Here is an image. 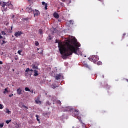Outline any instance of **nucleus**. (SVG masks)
I'll return each mask as SVG.
<instances>
[{
	"instance_id": "4",
	"label": "nucleus",
	"mask_w": 128,
	"mask_h": 128,
	"mask_svg": "<svg viewBox=\"0 0 128 128\" xmlns=\"http://www.w3.org/2000/svg\"><path fill=\"white\" fill-rule=\"evenodd\" d=\"M33 72L34 70H30V68H28L26 70V76H32Z\"/></svg>"
},
{
	"instance_id": "37",
	"label": "nucleus",
	"mask_w": 128,
	"mask_h": 128,
	"mask_svg": "<svg viewBox=\"0 0 128 128\" xmlns=\"http://www.w3.org/2000/svg\"><path fill=\"white\" fill-rule=\"evenodd\" d=\"M12 96H14V94H12L11 95H9V98H12Z\"/></svg>"
},
{
	"instance_id": "2",
	"label": "nucleus",
	"mask_w": 128,
	"mask_h": 128,
	"mask_svg": "<svg viewBox=\"0 0 128 128\" xmlns=\"http://www.w3.org/2000/svg\"><path fill=\"white\" fill-rule=\"evenodd\" d=\"M69 44L71 46V51H70V50H68L67 48L66 53L62 56V58L63 60H66L68 56H72V54H78V50H80L79 48H80V44H76V47H75L74 46V45H72V43L70 40Z\"/></svg>"
},
{
	"instance_id": "24",
	"label": "nucleus",
	"mask_w": 128,
	"mask_h": 128,
	"mask_svg": "<svg viewBox=\"0 0 128 128\" xmlns=\"http://www.w3.org/2000/svg\"><path fill=\"white\" fill-rule=\"evenodd\" d=\"M10 122H12V120H8L6 121V124H10Z\"/></svg>"
},
{
	"instance_id": "9",
	"label": "nucleus",
	"mask_w": 128,
	"mask_h": 128,
	"mask_svg": "<svg viewBox=\"0 0 128 128\" xmlns=\"http://www.w3.org/2000/svg\"><path fill=\"white\" fill-rule=\"evenodd\" d=\"M56 80H64V76H62V74H59L56 76Z\"/></svg>"
},
{
	"instance_id": "19",
	"label": "nucleus",
	"mask_w": 128,
	"mask_h": 128,
	"mask_svg": "<svg viewBox=\"0 0 128 128\" xmlns=\"http://www.w3.org/2000/svg\"><path fill=\"white\" fill-rule=\"evenodd\" d=\"M38 67L36 65L33 66V69L34 70H38Z\"/></svg>"
},
{
	"instance_id": "48",
	"label": "nucleus",
	"mask_w": 128,
	"mask_h": 128,
	"mask_svg": "<svg viewBox=\"0 0 128 128\" xmlns=\"http://www.w3.org/2000/svg\"><path fill=\"white\" fill-rule=\"evenodd\" d=\"M53 88H56V86H54Z\"/></svg>"
},
{
	"instance_id": "20",
	"label": "nucleus",
	"mask_w": 128,
	"mask_h": 128,
	"mask_svg": "<svg viewBox=\"0 0 128 128\" xmlns=\"http://www.w3.org/2000/svg\"><path fill=\"white\" fill-rule=\"evenodd\" d=\"M44 116H50V112H46L44 114Z\"/></svg>"
},
{
	"instance_id": "17",
	"label": "nucleus",
	"mask_w": 128,
	"mask_h": 128,
	"mask_svg": "<svg viewBox=\"0 0 128 128\" xmlns=\"http://www.w3.org/2000/svg\"><path fill=\"white\" fill-rule=\"evenodd\" d=\"M6 114H12V112L10 110L8 109H6Z\"/></svg>"
},
{
	"instance_id": "18",
	"label": "nucleus",
	"mask_w": 128,
	"mask_h": 128,
	"mask_svg": "<svg viewBox=\"0 0 128 128\" xmlns=\"http://www.w3.org/2000/svg\"><path fill=\"white\" fill-rule=\"evenodd\" d=\"M8 88H6L5 89L4 92V94H6V92H8Z\"/></svg>"
},
{
	"instance_id": "15",
	"label": "nucleus",
	"mask_w": 128,
	"mask_h": 128,
	"mask_svg": "<svg viewBox=\"0 0 128 128\" xmlns=\"http://www.w3.org/2000/svg\"><path fill=\"white\" fill-rule=\"evenodd\" d=\"M34 76H38L39 74H38V72L36 70H34Z\"/></svg>"
},
{
	"instance_id": "49",
	"label": "nucleus",
	"mask_w": 128,
	"mask_h": 128,
	"mask_svg": "<svg viewBox=\"0 0 128 128\" xmlns=\"http://www.w3.org/2000/svg\"><path fill=\"white\" fill-rule=\"evenodd\" d=\"M2 86H4V85H3V84H2Z\"/></svg>"
},
{
	"instance_id": "14",
	"label": "nucleus",
	"mask_w": 128,
	"mask_h": 128,
	"mask_svg": "<svg viewBox=\"0 0 128 128\" xmlns=\"http://www.w3.org/2000/svg\"><path fill=\"white\" fill-rule=\"evenodd\" d=\"M54 16L55 18H56L57 20H58L60 18V15L56 12H54Z\"/></svg>"
},
{
	"instance_id": "1",
	"label": "nucleus",
	"mask_w": 128,
	"mask_h": 128,
	"mask_svg": "<svg viewBox=\"0 0 128 128\" xmlns=\"http://www.w3.org/2000/svg\"><path fill=\"white\" fill-rule=\"evenodd\" d=\"M56 44H58V48L62 56L66 54L67 50L72 52V46H70V40H67L65 42H60V40H56Z\"/></svg>"
},
{
	"instance_id": "35",
	"label": "nucleus",
	"mask_w": 128,
	"mask_h": 128,
	"mask_svg": "<svg viewBox=\"0 0 128 128\" xmlns=\"http://www.w3.org/2000/svg\"><path fill=\"white\" fill-rule=\"evenodd\" d=\"M23 108H26V110H28V107H26V106H23Z\"/></svg>"
},
{
	"instance_id": "34",
	"label": "nucleus",
	"mask_w": 128,
	"mask_h": 128,
	"mask_svg": "<svg viewBox=\"0 0 128 128\" xmlns=\"http://www.w3.org/2000/svg\"><path fill=\"white\" fill-rule=\"evenodd\" d=\"M36 118H37V120H38V122H40V119H38V116L36 115Z\"/></svg>"
},
{
	"instance_id": "29",
	"label": "nucleus",
	"mask_w": 128,
	"mask_h": 128,
	"mask_svg": "<svg viewBox=\"0 0 128 128\" xmlns=\"http://www.w3.org/2000/svg\"><path fill=\"white\" fill-rule=\"evenodd\" d=\"M69 23L70 24H74V21H72V20H70V21H69Z\"/></svg>"
},
{
	"instance_id": "26",
	"label": "nucleus",
	"mask_w": 128,
	"mask_h": 128,
	"mask_svg": "<svg viewBox=\"0 0 128 128\" xmlns=\"http://www.w3.org/2000/svg\"><path fill=\"white\" fill-rule=\"evenodd\" d=\"M25 90H26V92H30V90L28 88H25Z\"/></svg>"
},
{
	"instance_id": "27",
	"label": "nucleus",
	"mask_w": 128,
	"mask_h": 128,
	"mask_svg": "<svg viewBox=\"0 0 128 128\" xmlns=\"http://www.w3.org/2000/svg\"><path fill=\"white\" fill-rule=\"evenodd\" d=\"M39 32H40V34H42L44 32L43 31H42V29L40 30H39Z\"/></svg>"
},
{
	"instance_id": "44",
	"label": "nucleus",
	"mask_w": 128,
	"mask_h": 128,
	"mask_svg": "<svg viewBox=\"0 0 128 128\" xmlns=\"http://www.w3.org/2000/svg\"><path fill=\"white\" fill-rule=\"evenodd\" d=\"M4 10V12H8V8H6V9H5Z\"/></svg>"
},
{
	"instance_id": "6",
	"label": "nucleus",
	"mask_w": 128,
	"mask_h": 128,
	"mask_svg": "<svg viewBox=\"0 0 128 128\" xmlns=\"http://www.w3.org/2000/svg\"><path fill=\"white\" fill-rule=\"evenodd\" d=\"M34 9L32 8V5L30 4L28 8H26V12L30 14V12H34Z\"/></svg>"
},
{
	"instance_id": "42",
	"label": "nucleus",
	"mask_w": 128,
	"mask_h": 128,
	"mask_svg": "<svg viewBox=\"0 0 128 128\" xmlns=\"http://www.w3.org/2000/svg\"><path fill=\"white\" fill-rule=\"evenodd\" d=\"M2 38H3L2 36L0 35V40H2Z\"/></svg>"
},
{
	"instance_id": "5",
	"label": "nucleus",
	"mask_w": 128,
	"mask_h": 128,
	"mask_svg": "<svg viewBox=\"0 0 128 128\" xmlns=\"http://www.w3.org/2000/svg\"><path fill=\"white\" fill-rule=\"evenodd\" d=\"M10 4H12V2H0V4L1 6H2V8H6V6H10Z\"/></svg>"
},
{
	"instance_id": "16",
	"label": "nucleus",
	"mask_w": 128,
	"mask_h": 128,
	"mask_svg": "<svg viewBox=\"0 0 128 128\" xmlns=\"http://www.w3.org/2000/svg\"><path fill=\"white\" fill-rule=\"evenodd\" d=\"M36 102L37 104H42V102L40 100H36Z\"/></svg>"
},
{
	"instance_id": "32",
	"label": "nucleus",
	"mask_w": 128,
	"mask_h": 128,
	"mask_svg": "<svg viewBox=\"0 0 128 128\" xmlns=\"http://www.w3.org/2000/svg\"><path fill=\"white\" fill-rule=\"evenodd\" d=\"M22 51H21V50L18 51V54H20V56H22Z\"/></svg>"
},
{
	"instance_id": "10",
	"label": "nucleus",
	"mask_w": 128,
	"mask_h": 128,
	"mask_svg": "<svg viewBox=\"0 0 128 128\" xmlns=\"http://www.w3.org/2000/svg\"><path fill=\"white\" fill-rule=\"evenodd\" d=\"M63 110L64 112H70L72 110V107H66L64 108Z\"/></svg>"
},
{
	"instance_id": "38",
	"label": "nucleus",
	"mask_w": 128,
	"mask_h": 128,
	"mask_svg": "<svg viewBox=\"0 0 128 128\" xmlns=\"http://www.w3.org/2000/svg\"><path fill=\"white\" fill-rule=\"evenodd\" d=\"M61 2H66V0H61Z\"/></svg>"
},
{
	"instance_id": "50",
	"label": "nucleus",
	"mask_w": 128,
	"mask_h": 128,
	"mask_svg": "<svg viewBox=\"0 0 128 128\" xmlns=\"http://www.w3.org/2000/svg\"><path fill=\"white\" fill-rule=\"evenodd\" d=\"M13 72H14V70H13Z\"/></svg>"
},
{
	"instance_id": "36",
	"label": "nucleus",
	"mask_w": 128,
	"mask_h": 128,
	"mask_svg": "<svg viewBox=\"0 0 128 128\" xmlns=\"http://www.w3.org/2000/svg\"><path fill=\"white\" fill-rule=\"evenodd\" d=\"M52 40V38L51 36H49V40Z\"/></svg>"
},
{
	"instance_id": "21",
	"label": "nucleus",
	"mask_w": 128,
	"mask_h": 128,
	"mask_svg": "<svg viewBox=\"0 0 128 128\" xmlns=\"http://www.w3.org/2000/svg\"><path fill=\"white\" fill-rule=\"evenodd\" d=\"M8 8H9L10 9H12L14 8V6H12V3H10V5L8 6Z\"/></svg>"
},
{
	"instance_id": "47",
	"label": "nucleus",
	"mask_w": 128,
	"mask_h": 128,
	"mask_svg": "<svg viewBox=\"0 0 128 128\" xmlns=\"http://www.w3.org/2000/svg\"><path fill=\"white\" fill-rule=\"evenodd\" d=\"M111 44H114V42H112Z\"/></svg>"
},
{
	"instance_id": "28",
	"label": "nucleus",
	"mask_w": 128,
	"mask_h": 128,
	"mask_svg": "<svg viewBox=\"0 0 128 128\" xmlns=\"http://www.w3.org/2000/svg\"><path fill=\"white\" fill-rule=\"evenodd\" d=\"M35 44H36V46H40V43H38V42H36Z\"/></svg>"
},
{
	"instance_id": "13",
	"label": "nucleus",
	"mask_w": 128,
	"mask_h": 128,
	"mask_svg": "<svg viewBox=\"0 0 128 128\" xmlns=\"http://www.w3.org/2000/svg\"><path fill=\"white\" fill-rule=\"evenodd\" d=\"M22 90L20 89V88L17 90V94H18V96H20L22 94Z\"/></svg>"
},
{
	"instance_id": "30",
	"label": "nucleus",
	"mask_w": 128,
	"mask_h": 128,
	"mask_svg": "<svg viewBox=\"0 0 128 128\" xmlns=\"http://www.w3.org/2000/svg\"><path fill=\"white\" fill-rule=\"evenodd\" d=\"M2 36H6V32L4 31L2 32Z\"/></svg>"
},
{
	"instance_id": "8",
	"label": "nucleus",
	"mask_w": 128,
	"mask_h": 128,
	"mask_svg": "<svg viewBox=\"0 0 128 128\" xmlns=\"http://www.w3.org/2000/svg\"><path fill=\"white\" fill-rule=\"evenodd\" d=\"M79 115H80V112L78 111L77 110H74L73 112L72 116H74V118L78 116Z\"/></svg>"
},
{
	"instance_id": "40",
	"label": "nucleus",
	"mask_w": 128,
	"mask_h": 128,
	"mask_svg": "<svg viewBox=\"0 0 128 128\" xmlns=\"http://www.w3.org/2000/svg\"><path fill=\"white\" fill-rule=\"evenodd\" d=\"M30 92H32V94H34V90H30Z\"/></svg>"
},
{
	"instance_id": "3",
	"label": "nucleus",
	"mask_w": 128,
	"mask_h": 128,
	"mask_svg": "<svg viewBox=\"0 0 128 128\" xmlns=\"http://www.w3.org/2000/svg\"><path fill=\"white\" fill-rule=\"evenodd\" d=\"M88 60L90 62H92L94 64H96V62L100 60V58H98V56H92L89 58Z\"/></svg>"
},
{
	"instance_id": "51",
	"label": "nucleus",
	"mask_w": 128,
	"mask_h": 128,
	"mask_svg": "<svg viewBox=\"0 0 128 128\" xmlns=\"http://www.w3.org/2000/svg\"><path fill=\"white\" fill-rule=\"evenodd\" d=\"M4 40H6V38H4Z\"/></svg>"
},
{
	"instance_id": "39",
	"label": "nucleus",
	"mask_w": 128,
	"mask_h": 128,
	"mask_svg": "<svg viewBox=\"0 0 128 128\" xmlns=\"http://www.w3.org/2000/svg\"><path fill=\"white\" fill-rule=\"evenodd\" d=\"M42 52H44V51L42 50L41 49V52H39V54H42Z\"/></svg>"
},
{
	"instance_id": "12",
	"label": "nucleus",
	"mask_w": 128,
	"mask_h": 128,
	"mask_svg": "<svg viewBox=\"0 0 128 128\" xmlns=\"http://www.w3.org/2000/svg\"><path fill=\"white\" fill-rule=\"evenodd\" d=\"M42 6H45L44 8L46 10H48V4H46V2H42Z\"/></svg>"
},
{
	"instance_id": "25",
	"label": "nucleus",
	"mask_w": 128,
	"mask_h": 128,
	"mask_svg": "<svg viewBox=\"0 0 128 128\" xmlns=\"http://www.w3.org/2000/svg\"><path fill=\"white\" fill-rule=\"evenodd\" d=\"M4 105L0 104V110H4Z\"/></svg>"
},
{
	"instance_id": "7",
	"label": "nucleus",
	"mask_w": 128,
	"mask_h": 128,
	"mask_svg": "<svg viewBox=\"0 0 128 128\" xmlns=\"http://www.w3.org/2000/svg\"><path fill=\"white\" fill-rule=\"evenodd\" d=\"M24 34V32L20 31H18L15 32L14 36L16 38H18V36H22Z\"/></svg>"
},
{
	"instance_id": "52",
	"label": "nucleus",
	"mask_w": 128,
	"mask_h": 128,
	"mask_svg": "<svg viewBox=\"0 0 128 128\" xmlns=\"http://www.w3.org/2000/svg\"><path fill=\"white\" fill-rule=\"evenodd\" d=\"M16 60H17V59L16 58Z\"/></svg>"
},
{
	"instance_id": "43",
	"label": "nucleus",
	"mask_w": 128,
	"mask_h": 128,
	"mask_svg": "<svg viewBox=\"0 0 128 128\" xmlns=\"http://www.w3.org/2000/svg\"><path fill=\"white\" fill-rule=\"evenodd\" d=\"M58 104H62V102H60V101H58Z\"/></svg>"
},
{
	"instance_id": "45",
	"label": "nucleus",
	"mask_w": 128,
	"mask_h": 128,
	"mask_svg": "<svg viewBox=\"0 0 128 128\" xmlns=\"http://www.w3.org/2000/svg\"><path fill=\"white\" fill-rule=\"evenodd\" d=\"M15 18L14 15H13V16H12V18Z\"/></svg>"
},
{
	"instance_id": "31",
	"label": "nucleus",
	"mask_w": 128,
	"mask_h": 128,
	"mask_svg": "<svg viewBox=\"0 0 128 128\" xmlns=\"http://www.w3.org/2000/svg\"><path fill=\"white\" fill-rule=\"evenodd\" d=\"M84 66L85 68H90V66L88 64H86Z\"/></svg>"
},
{
	"instance_id": "41",
	"label": "nucleus",
	"mask_w": 128,
	"mask_h": 128,
	"mask_svg": "<svg viewBox=\"0 0 128 128\" xmlns=\"http://www.w3.org/2000/svg\"><path fill=\"white\" fill-rule=\"evenodd\" d=\"M3 62H2V61H0V64H3Z\"/></svg>"
},
{
	"instance_id": "11",
	"label": "nucleus",
	"mask_w": 128,
	"mask_h": 128,
	"mask_svg": "<svg viewBox=\"0 0 128 128\" xmlns=\"http://www.w3.org/2000/svg\"><path fill=\"white\" fill-rule=\"evenodd\" d=\"M33 12L34 14V16H40V14L39 11L37 10H34L33 11Z\"/></svg>"
},
{
	"instance_id": "46",
	"label": "nucleus",
	"mask_w": 128,
	"mask_h": 128,
	"mask_svg": "<svg viewBox=\"0 0 128 128\" xmlns=\"http://www.w3.org/2000/svg\"><path fill=\"white\" fill-rule=\"evenodd\" d=\"M28 20V18H27L25 19V20Z\"/></svg>"
},
{
	"instance_id": "23",
	"label": "nucleus",
	"mask_w": 128,
	"mask_h": 128,
	"mask_svg": "<svg viewBox=\"0 0 128 128\" xmlns=\"http://www.w3.org/2000/svg\"><path fill=\"white\" fill-rule=\"evenodd\" d=\"M4 126V123L0 124V128H2Z\"/></svg>"
},
{
	"instance_id": "33",
	"label": "nucleus",
	"mask_w": 128,
	"mask_h": 128,
	"mask_svg": "<svg viewBox=\"0 0 128 128\" xmlns=\"http://www.w3.org/2000/svg\"><path fill=\"white\" fill-rule=\"evenodd\" d=\"M6 44V42L4 40L2 41V46H4V44Z\"/></svg>"
},
{
	"instance_id": "22",
	"label": "nucleus",
	"mask_w": 128,
	"mask_h": 128,
	"mask_svg": "<svg viewBox=\"0 0 128 128\" xmlns=\"http://www.w3.org/2000/svg\"><path fill=\"white\" fill-rule=\"evenodd\" d=\"M98 66H102V62H97Z\"/></svg>"
}]
</instances>
